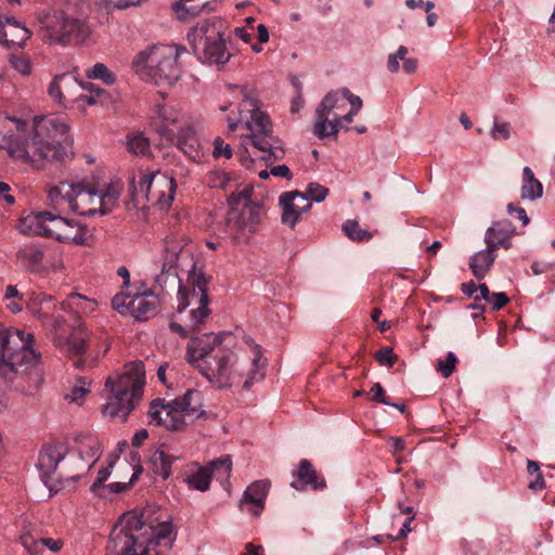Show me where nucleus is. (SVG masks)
Segmentation results:
<instances>
[{"instance_id": "nucleus-1", "label": "nucleus", "mask_w": 555, "mask_h": 555, "mask_svg": "<svg viewBox=\"0 0 555 555\" xmlns=\"http://www.w3.org/2000/svg\"><path fill=\"white\" fill-rule=\"evenodd\" d=\"M236 336L231 332L202 334L191 338L186 360L216 388H231L244 376V369L234 348Z\"/></svg>"}, {"instance_id": "nucleus-2", "label": "nucleus", "mask_w": 555, "mask_h": 555, "mask_svg": "<svg viewBox=\"0 0 555 555\" xmlns=\"http://www.w3.org/2000/svg\"><path fill=\"white\" fill-rule=\"evenodd\" d=\"M33 336L21 330H5L0 356V377L16 389H38L43 383L41 354L31 348Z\"/></svg>"}, {"instance_id": "nucleus-3", "label": "nucleus", "mask_w": 555, "mask_h": 555, "mask_svg": "<svg viewBox=\"0 0 555 555\" xmlns=\"http://www.w3.org/2000/svg\"><path fill=\"white\" fill-rule=\"evenodd\" d=\"M68 126L60 118L36 116L27 122L22 132V145H15L16 158L30 163L38 168L44 162L63 160L68 151Z\"/></svg>"}, {"instance_id": "nucleus-4", "label": "nucleus", "mask_w": 555, "mask_h": 555, "mask_svg": "<svg viewBox=\"0 0 555 555\" xmlns=\"http://www.w3.org/2000/svg\"><path fill=\"white\" fill-rule=\"evenodd\" d=\"M186 48L178 44H153L132 61L137 75L156 86H172L180 77L178 60Z\"/></svg>"}, {"instance_id": "nucleus-5", "label": "nucleus", "mask_w": 555, "mask_h": 555, "mask_svg": "<svg viewBox=\"0 0 555 555\" xmlns=\"http://www.w3.org/2000/svg\"><path fill=\"white\" fill-rule=\"evenodd\" d=\"M196 403L201 405V393L194 389H188L182 397L170 401L156 398L150 403V425L164 426L170 431H183L195 420L207 416V412Z\"/></svg>"}, {"instance_id": "nucleus-6", "label": "nucleus", "mask_w": 555, "mask_h": 555, "mask_svg": "<svg viewBox=\"0 0 555 555\" xmlns=\"http://www.w3.org/2000/svg\"><path fill=\"white\" fill-rule=\"evenodd\" d=\"M144 385L145 369L142 361L132 362L129 371L118 376L117 379L108 377L105 387L109 389L112 396L104 406V413L126 421L140 402Z\"/></svg>"}, {"instance_id": "nucleus-7", "label": "nucleus", "mask_w": 555, "mask_h": 555, "mask_svg": "<svg viewBox=\"0 0 555 555\" xmlns=\"http://www.w3.org/2000/svg\"><path fill=\"white\" fill-rule=\"evenodd\" d=\"M188 41L202 64L222 68L231 57L224 39L222 22L219 18L198 23L188 33Z\"/></svg>"}, {"instance_id": "nucleus-8", "label": "nucleus", "mask_w": 555, "mask_h": 555, "mask_svg": "<svg viewBox=\"0 0 555 555\" xmlns=\"http://www.w3.org/2000/svg\"><path fill=\"white\" fill-rule=\"evenodd\" d=\"M39 35L44 41L62 46L79 44L90 35L85 20L70 17L64 11L51 10L38 16Z\"/></svg>"}, {"instance_id": "nucleus-9", "label": "nucleus", "mask_w": 555, "mask_h": 555, "mask_svg": "<svg viewBox=\"0 0 555 555\" xmlns=\"http://www.w3.org/2000/svg\"><path fill=\"white\" fill-rule=\"evenodd\" d=\"M22 223L37 235L52 237L57 241V232L65 228H74L75 220L61 217L52 211H34L22 219Z\"/></svg>"}, {"instance_id": "nucleus-10", "label": "nucleus", "mask_w": 555, "mask_h": 555, "mask_svg": "<svg viewBox=\"0 0 555 555\" xmlns=\"http://www.w3.org/2000/svg\"><path fill=\"white\" fill-rule=\"evenodd\" d=\"M210 278L199 270H195V263L189 272L188 282L192 289V297H198V307L191 310L192 320L195 324H202L204 320L209 315L210 310L208 309L209 296H208V283Z\"/></svg>"}, {"instance_id": "nucleus-11", "label": "nucleus", "mask_w": 555, "mask_h": 555, "mask_svg": "<svg viewBox=\"0 0 555 555\" xmlns=\"http://www.w3.org/2000/svg\"><path fill=\"white\" fill-rule=\"evenodd\" d=\"M243 105L250 113V119L246 120V127L250 131L253 145L257 144L258 140L272 138V122L270 117L259 109L258 100L245 94Z\"/></svg>"}, {"instance_id": "nucleus-12", "label": "nucleus", "mask_w": 555, "mask_h": 555, "mask_svg": "<svg viewBox=\"0 0 555 555\" xmlns=\"http://www.w3.org/2000/svg\"><path fill=\"white\" fill-rule=\"evenodd\" d=\"M292 476L295 480L291 482V487L297 491H323L327 486L324 476L307 459L299 461L297 469L292 472Z\"/></svg>"}, {"instance_id": "nucleus-13", "label": "nucleus", "mask_w": 555, "mask_h": 555, "mask_svg": "<svg viewBox=\"0 0 555 555\" xmlns=\"http://www.w3.org/2000/svg\"><path fill=\"white\" fill-rule=\"evenodd\" d=\"M263 216V205L255 202L242 207L234 214H227L225 223L237 231L254 232Z\"/></svg>"}, {"instance_id": "nucleus-14", "label": "nucleus", "mask_w": 555, "mask_h": 555, "mask_svg": "<svg viewBox=\"0 0 555 555\" xmlns=\"http://www.w3.org/2000/svg\"><path fill=\"white\" fill-rule=\"evenodd\" d=\"M270 489V481L267 479L251 482L243 493L238 507L256 517L262 513Z\"/></svg>"}, {"instance_id": "nucleus-15", "label": "nucleus", "mask_w": 555, "mask_h": 555, "mask_svg": "<svg viewBox=\"0 0 555 555\" xmlns=\"http://www.w3.org/2000/svg\"><path fill=\"white\" fill-rule=\"evenodd\" d=\"M143 542L138 534L126 533L114 527L108 538L106 555H139Z\"/></svg>"}, {"instance_id": "nucleus-16", "label": "nucleus", "mask_w": 555, "mask_h": 555, "mask_svg": "<svg viewBox=\"0 0 555 555\" xmlns=\"http://www.w3.org/2000/svg\"><path fill=\"white\" fill-rule=\"evenodd\" d=\"M129 306V314L137 321H147L157 314L159 300L152 289L144 288L130 298Z\"/></svg>"}, {"instance_id": "nucleus-17", "label": "nucleus", "mask_w": 555, "mask_h": 555, "mask_svg": "<svg viewBox=\"0 0 555 555\" xmlns=\"http://www.w3.org/2000/svg\"><path fill=\"white\" fill-rule=\"evenodd\" d=\"M297 197L308 202V197L301 195V192L299 191L284 192L279 197V204L282 207L281 221L283 224L288 225L291 229H294L300 216L306 214L311 208L310 203H307L302 207L297 206L294 203L295 198Z\"/></svg>"}, {"instance_id": "nucleus-18", "label": "nucleus", "mask_w": 555, "mask_h": 555, "mask_svg": "<svg viewBox=\"0 0 555 555\" xmlns=\"http://www.w3.org/2000/svg\"><path fill=\"white\" fill-rule=\"evenodd\" d=\"M152 126L162 140H175V132L183 125L180 122L179 114L168 106H157L156 116Z\"/></svg>"}, {"instance_id": "nucleus-19", "label": "nucleus", "mask_w": 555, "mask_h": 555, "mask_svg": "<svg viewBox=\"0 0 555 555\" xmlns=\"http://www.w3.org/2000/svg\"><path fill=\"white\" fill-rule=\"evenodd\" d=\"M89 339V331L85 323L78 321L77 325L73 327L69 336L66 339L65 347L66 351L70 357H76L74 365L77 369H81L85 365L82 356L86 353Z\"/></svg>"}, {"instance_id": "nucleus-20", "label": "nucleus", "mask_w": 555, "mask_h": 555, "mask_svg": "<svg viewBox=\"0 0 555 555\" xmlns=\"http://www.w3.org/2000/svg\"><path fill=\"white\" fill-rule=\"evenodd\" d=\"M182 151L190 159H197L201 156V143L193 126L183 124L182 127L175 132V140H168Z\"/></svg>"}, {"instance_id": "nucleus-21", "label": "nucleus", "mask_w": 555, "mask_h": 555, "mask_svg": "<svg viewBox=\"0 0 555 555\" xmlns=\"http://www.w3.org/2000/svg\"><path fill=\"white\" fill-rule=\"evenodd\" d=\"M66 451H62L59 447L48 444L41 450L37 463V467L41 473V479L44 485L55 474L59 463L65 457Z\"/></svg>"}, {"instance_id": "nucleus-22", "label": "nucleus", "mask_w": 555, "mask_h": 555, "mask_svg": "<svg viewBox=\"0 0 555 555\" xmlns=\"http://www.w3.org/2000/svg\"><path fill=\"white\" fill-rule=\"evenodd\" d=\"M339 100L338 91H330L319 103L315 113H314V126H313V134L319 139H325V124L328 121V114L332 109L337 106V102Z\"/></svg>"}, {"instance_id": "nucleus-23", "label": "nucleus", "mask_w": 555, "mask_h": 555, "mask_svg": "<svg viewBox=\"0 0 555 555\" xmlns=\"http://www.w3.org/2000/svg\"><path fill=\"white\" fill-rule=\"evenodd\" d=\"M496 250L498 249L495 247L487 245L485 249L474 254L470 257L469 268L477 280L480 281L486 278L488 271L491 269L495 261Z\"/></svg>"}, {"instance_id": "nucleus-24", "label": "nucleus", "mask_w": 555, "mask_h": 555, "mask_svg": "<svg viewBox=\"0 0 555 555\" xmlns=\"http://www.w3.org/2000/svg\"><path fill=\"white\" fill-rule=\"evenodd\" d=\"M21 266L30 273L39 274L44 271V251L37 246H26L16 253Z\"/></svg>"}, {"instance_id": "nucleus-25", "label": "nucleus", "mask_w": 555, "mask_h": 555, "mask_svg": "<svg viewBox=\"0 0 555 555\" xmlns=\"http://www.w3.org/2000/svg\"><path fill=\"white\" fill-rule=\"evenodd\" d=\"M515 233L516 229L509 220L504 219L494 221L486 231L485 243L486 245L493 246L498 249L500 247V243H503L506 238H512Z\"/></svg>"}, {"instance_id": "nucleus-26", "label": "nucleus", "mask_w": 555, "mask_h": 555, "mask_svg": "<svg viewBox=\"0 0 555 555\" xmlns=\"http://www.w3.org/2000/svg\"><path fill=\"white\" fill-rule=\"evenodd\" d=\"M218 0H198V3L184 5V2H173L172 10L180 21L199 15L202 12H212L216 10Z\"/></svg>"}, {"instance_id": "nucleus-27", "label": "nucleus", "mask_w": 555, "mask_h": 555, "mask_svg": "<svg viewBox=\"0 0 555 555\" xmlns=\"http://www.w3.org/2000/svg\"><path fill=\"white\" fill-rule=\"evenodd\" d=\"M408 48L400 46L396 53H390L387 59V69L391 74H396L400 69L399 61H402V69L405 74H414L418 66V61L414 57H406Z\"/></svg>"}, {"instance_id": "nucleus-28", "label": "nucleus", "mask_w": 555, "mask_h": 555, "mask_svg": "<svg viewBox=\"0 0 555 555\" xmlns=\"http://www.w3.org/2000/svg\"><path fill=\"white\" fill-rule=\"evenodd\" d=\"M179 460L178 456L169 454L163 448L157 449L150 457V464L154 475L164 480L171 476L172 464Z\"/></svg>"}, {"instance_id": "nucleus-29", "label": "nucleus", "mask_w": 555, "mask_h": 555, "mask_svg": "<svg viewBox=\"0 0 555 555\" xmlns=\"http://www.w3.org/2000/svg\"><path fill=\"white\" fill-rule=\"evenodd\" d=\"M254 146L264 153L261 156V159L267 165H270L278 160H282L285 156V151L281 145L280 139L274 135L266 140H258L257 144H255Z\"/></svg>"}, {"instance_id": "nucleus-30", "label": "nucleus", "mask_w": 555, "mask_h": 555, "mask_svg": "<svg viewBox=\"0 0 555 555\" xmlns=\"http://www.w3.org/2000/svg\"><path fill=\"white\" fill-rule=\"evenodd\" d=\"M543 195V185L534 177L533 171L530 167L526 166L522 169V185H521V198L535 201Z\"/></svg>"}, {"instance_id": "nucleus-31", "label": "nucleus", "mask_w": 555, "mask_h": 555, "mask_svg": "<svg viewBox=\"0 0 555 555\" xmlns=\"http://www.w3.org/2000/svg\"><path fill=\"white\" fill-rule=\"evenodd\" d=\"M179 260V253L176 248L166 247L164 250V259L162 266V273L155 278V282L163 287L167 279L171 275L173 279L178 278L177 264Z\"/></svg>"}, {"instance_id": "nucleus-32", "label": "nucleus", "mask_w": 555, "mask_h": 555, "mask_svg": "<svg viewBox=\"0 0 555 555\" xmlns=\"http://www.w3.org/2000/svg\"><path fill=\"white\" fill-rule=\"evenodd\" d=\"M9 119L15 124L17 133L8 135L0 131V149H5L11 156L16 157L13 150L15 145H22V132L26 131L27 121L17 117H10Z\"/></svg>"}, {"instance_id": "nucleus-33", "label": "nucleus", "mask_w": 555, "mask_h": 555, "mask_svg": "<svg viewBox=\"0 0 555 555\" xmlns=\"http://www.w3.org/2000/svg\"><path fill=\"white\" fill-rule=\"evenodd\" d=\"M254 193V189L250 185H246L243 190L231 193L228 198L229 211L228 214H234L242 209L246 205L253 204L250 197Z\"/></svg>"}, {"instance_id": "nucleus-34", "label": "nucleus", "mask_w": 555, "mask_h": 555, "mask_svg": "<svg viewBox=\"0 0 555 555\" xmlns=\"http://www.w3.org/2000/svg\"><path fill=\"white\" fill-rule=\"evenodd\" d=\"M211 478L210 472L206 467H202L197 472L189 475L185 478V482L190 489L205 492L210 487Z\"/></svg>"}, {"instance_id": "nucleus-35", "label": "nucleus", "mask_w": 555, "mask_h": 555, "mask_svg": "<svg viewBox=\"0 0 555 555\" xmlns=\"http://www.w3.org/2000/svg\"><path fill=\"white\" fill-rule=\"evenodd\" d=\"M143 516V513L141 515L134 513L124 514L115 527H118L119 530L126 531V533L137 534V532H140L145 525Z\"/></svg>"}, {"instance_id": "nucleus-36", "label": "nucleus", "mask_w": 555, "mask_h": 555, "mask_svg": "<svg viewBox=\"0 0 555 555\" xmlns=\"http://www.w3.org/2000/svg\"><path fill=\"white\" fill-rule=\"evenodd\" d=\"M163 179L164 182L168 185V194H165L164 192H159L157 195L152 194L151 202L157 205L160 209H167L171 206L175 199L177 183L173 177L168 178L164 175Z\"/></svg>"}, {"instance_id": "nucleus-37", "label": "nucleus", "mask_w": 555, "mask_h": 555, "mask_svg": "<svg viewBox=\"0 0 555 555\" xmlns=\"http://www.w3.org/2000/svg\"><path fill=\"white\" fill-rule=\"evenodd\" d=\"M128 151L138 156H145L150 153V140L143 133L138 132L127 137Z\"/></svg>"}, {"instance_id": "nucleus-38", "label": "nucleus", "mask_w": 555, "mask_h": 555, "mask_svg": "<svg viewBox=\"0 0 555 555\" xmlns=\"http://www.w3.org/2000/svg\"><path fill=\"white\" fill-rule=\"evenodd\" d=\"M343 231L349 240L354 242H366L372 238V234L367 230L360 228L357 220L344 222Z\"/></svg>"}, {"instance_id": "nucleus-39", "label": "nucleus", "mask_w": 555, "mask_h": 555, "mask_svg": "<svg viewBox=\"0 0 555 555\" xmlns=\"http://www.w3.org/2000/svg\"><path fill=\"white\" fill-rule=\"evenodd\" d=\"M86 76L89 79H99L108 86L114 85L117 80L116 75L103 63L94 64L86 72Z\"/></svg>"}, {"instance_id": "nucleus-40", "label": "nucleus", "mask_w": 555, "mask_h": 555, "mask_svg": "<svg viewBox=\"0 0 555 555\" xmlns=\"http://www.w3.org/2000/svg\"><path fill=\"white\" fill-rule=\"evenodd\" d=\"M211 476L217 474L219 478L229 479L231 470H232V460L230 455H223L218 457L211 462H209L206 467Z\"/></svg>"}, {"instance_id": "nucleus-41", "label": "nucleus", "mask_w": 555, "mask_h": 555, "mask_svg": "<svg viewBox=\"0 0 555 555\" xmlns=\"http://www.w3.org/2000/svg\"><path fill=\"white\" fill-rule=\"evenodd\" d=\"M177 532L173 530V525L170 520H165L158 524L153 530V535L147 541H157V544L162 545V542H170L172 539L176 540Z\"/></svg>"}, {"instance_id": "nucleus-42", "label": "nucleus", "mask_w": 555, "mask_h": 555, "mask_svg": "<svg viewBox=\"0 0 555 555\" xmlns=\"http://www.w3.org/2000/svg\"><path fill=\"white\" fill-rule=\"evenodd\" d=\"M74 225L77 227L74 234L57 232V241L61 243H74L77 245H87V243H88L87 227L80 224L77 221H75Z\"/></svg>"}, {"instance_id": "nucleus-43", "label": "nucleus", "mask_w": 555, "mask_h": 555, "mask_svg": "<svg viewBox=\"0 0 555 555\" xmlns=\"http://www.w3.org/2000/svg\"><path fill=\"white\" fill-rule=\"evenodd\" d=\"M172 544L173 539L170 542H165L164 548L158 550L160 544H157V541H144L139 555H169Z\"/></svg>"}, {"instance_id": "nucleus-44", "label": "nucleus", "mask_w": 555, "mask_h": 555, "mask_svg": "<svg viewBox=\"0 0 555 555\" xmlns=\"http://www.w3.org/2000/svg\"><path fill=\"white\" fill-rule=\"evenodd\" d=\"M328 194V189L317 183V182H310L307 185V189L305 192H301V195L305 197H308V201L311 199L315 203L323 202Z\"/></svg>"}, {"instance_id": "nucleus-45", "label": "nucleus", "mask_w": 555, "mask_h": 555, "mask_svg": "<svg viewBox=\"0 0 555 555\" xmlns=\"http://www.w3.org/2000/svg\"><path fill=\"white\" fill-rule=\"evenodd\" d=\"M70 308H75L81 312H91L94 310L96 302L94 300H90L87 297L73 293L68 297Z\"/></svg>"}, {"instance_id": "nucleus-46", "label": "nucleus", "mask_w": 555, "mask_h": 555, "mask_svg": "<svg viewBox=\"0 0 555 555\" xmlns=\"http://www.w3.org/2000/svg\"><path fill=\"white\" fill-rule=\"evenodd\" d=\"M159 173V171H146L142 173L139 180V188L142 193V196L145 198L146 202L152 201V184L155 179V177Z\"/></svg>"}, {"instance_id": "nucleus-47", "label": "nucleus", "mask_w": 555, "mask_h": 555, "mask_svg": "<svg viewBox=\"0 0 555 555\" xmlns=\"http://www.w3.org/2000/svg\"><path fill=\"white\" fill-rule=\"evenodd\" d=\"M491 138L495 141L508 140L511 137V124L507 121H499L498 117H494L493 127L491 129Z\"/></svg>"}, {"instance_id": "nucleus-48", "label": "nucleus", "mask_w": 555, "mask_h": 555, "mask_svg": "<svg viewBox=\"0 0 555 555\" xmlns=\"http://www.w3.org/2000/svg\"><path fill=\"white\" fill-rule=\"evenodd\" d=\"M114 466V462H108V465L106 467H102L99 472H98V476L94 480V482L91 485L90 487V490L98 494V495H102L100 493V490L101 489H105V481L108 479L109 475H111V469L112 467Z\"/></svg>"}, {"instance_id": "nucleus-49", "label": "nucleus", "mask_w": 555, "mask_h": 555, "mask_svg": "<svg viewBox=\"0 0 555 555\" xmlns=\"http://www.w3.org/2000/svg\"><path fill=\"white\" fill-rule=\"evenodd\" d=\"M457 362L456 356L449 351L444 360H441L437 364V371L443 376L449 377L455 371V364Z\"/></svg>"}, {"instance_id": "nucleus-50", "label": "nucleus", "mask_w": 555, "mask_h": 555, "mask_svg": "<svg viewBox=\"0 0 555 555\" xmlns=\"http://www.w3.org/2000/svg\"><path fill=\"white\" fill-rule=\"evenodd\" d=\"M142 472H143V467H142V465H139L134 469L129 482H112V483L107 485L105 488L109 489V491L113 493L125 492L140 478V475L142 474Z\"/></svg>"}, {"instance_id": "nucleus-51", "label": "nucleus", "mask_w": 555, "mask_h": 555, "mask_svg": "<svg viewBox=\"0 0 555 555\" xmlns=\"http://www.w3.org/2000/svg\"><path fill=\"white\" fill-rule=\"evenodd\" d=\"M374 358L379 365H385L388 367H392L398 359V357L393 353V349L388 346L376 351Z\"/></svg>"}, {"instance_id": "nucleus-52", "label": "nucleus", "mask_w": 555, "mask_h": 555, "mask_svg": "<svg viewBox=\"0 0 555 555\" xmlns=\"http://www.w3.org/2000/svg\"><path fill=\"white\" fill-rule=\"evenodd\" d=\"M179 289H178V306L177 311L181 313L184 311L190 305H191V298L194 299L195 297H192V292L190 288L182 284L181 280L179 279Z\"/></svg>"}, {"instance_id": "nucleus-53", "label": "nucleus", "mask_w": 555, "mask_h": 555, "mask_svg": "<svg viewBox=\"0 0 555 555\" xmlns=\"http://www.w3.org/2000/svg\"><path fill=\"white\" fill-rule=\"evenodd\" d=\"M21 542L30 555H38L42 552L41 538L36 539L30 533L21 535Z\"/></svg>"}, {"instance_id": "nucleus-54", "label": "nucleus", "mask_w": 555, "mask_h": 555, "mask_svg": "<svg viewBox=\"0 0 555 555\" xmlns=\"http://www.w3.org/2000/svg\"><path fill=\"white\" fill-rule=\"evenodd\" d=\"M258 358H254L250 364V367L247 371V377L243 383L244 389H249L255 380H259L263 378V374L258 372Z\"/></svg>"}, {"instance_id": "nucleus-55", "label": "nucleus", "mask_w": 555, "mask_h": 555, "mask_svg": "<svg viewBox=\"0 0 555 555\" xmlns=\"http://www.w3.org/2000/svg\"><path fill=\"white\" fill-rule=\"evenodd\" d=\"M212 155L215 158H219V157L223 156L229 159L232 157L233 152H232L230 144L224 143L222 138L217 137L214 140Z\"/></svg>"}, {"instance_id": "nucleus-56", "label": "nucleus", "mask_w": 555, "mask_h": 555, "mask_svg": "<svg viewBox=\"0 0 555 555\" xmlns=\"http://www.w3.org/2000/svg\"><path fill=\"white\" fill-rule=\"evenodd\" d=\"M130 298H131L130 296H125L124 294H117L112 299V307L122 315L129 314L130 313V309H129Z\"/></svg>"}, {"instance_id": "nucleus-57", "label": "nucleus", "mask_w": 555, "mask_h": 555, "mask_svg": "<svg viewBox=\"0 0 555 555\" xmlns=\"http://www.w3.org/2000/svg\"><path fill=\"white\" fill-rule=\"evenodd\" d=\"M70 76L68 74H61V75H57L54 77V79L51 81L50 86H49V89H48V93L50 94V96H52L53 99L57 100V101H61L62 99V91H61V82L65 79H69Z\"/></svg>"}, {"instance_id": "nucleus-58", "label": "nucleus", "mask_w": 555, "mask_h": 555, "mask_svg": "<svg viewBox=\"0 0 555 555\" xmlns=\"http://www.w3.org/2000/svg\"><path fill=\"white\" fill-rule=\"evenodd\" d=\"M9 61L20 74L28 75L30 73V63L26 57L12 54Z\"/></svg>"}, {"instance_id": "nucleus-59", "label": "nucleus", "mask_w": 555, "mask_h": 555, "mask_svg": "<svg viewBox=\"0 0 555 555\" xmlns=\"http://www.w3.org/2000/svg\"><path fill=\"white\" fill-rule=\"evenodd\" d=\"M78 383L80 384L79 386H75L70 393L66 396V398L72 401V402H78L79 400L83 399L85 396L89 392V389H87L85 387V385L87 384V380L85 377H79L78 378Z\"/></svg>"}, {"instance_id": "nucleus-60", "label": "nucleus", "mask_w": 555, "mask_h": 555, "mask_svg": "<svg viewBox=\"0 0 555 555\" xmlns=\"http://www.w3.org/2000/svg\"><path fill=\"white\" fill-rule=\"evenodd\" d=\"M230 181L229 173L224 171H215L209 178V184L211 188L225 189Z\"/></svg>"}, {"instance_id": "nucleus-61", "label": "nucleus", "mask_w": 555, "mask_h": 555, "mask_svg": "<svg viewBox=\"0 0 555 555\" xmlns=\"http://www.w3.org/2000/svg\"><path fill=\"white\" fill-rule=\"evenodd\" d=\"M193 324H194V326L192 327L191 332L188 331L185 327H183L181 324H179L177 322H170L169 328L171 332L178 334L181 338L190 337V339H191L192 337L198 336L196 334L197 328L195 326H198L199 324H195L194 321H193Z\"/></svg>"}, {"instance_id": "nucleus-62", "label": "nucleus", "mask_w": 555, "mask_h": 555, "mask_svg": "<svg viewBox=\"0 0 555 555\" xmlns=\"http://www.w3.org/2000/svg\"><path fill=\"white\" fill-rule=\"evenodd\" d=\"M487 301L492 306V310L498 311L509 302V297L505 293H491Z\"/></svg>"}, {"instance_id": "nucleus-63", "label": "nucleus", "mask_w": 555, "mask_h": 555, "mask_svg": "<svg viewBox=\"0 0 555 555\" xmlns=\"http://www.w3.org/2000/svg\"><path fill=\"white\" fill-rule=\"evenodd\" d=\"M63 201L67 202L72 209H76V198L79 196L72 184L63 182Z\"/></svg>"}, {"instance_id": "nucleus-64", "label": "nucleus", "mask_w": 555, "mask_h": 555, "mask_svg": "<svg viewBox=\"0 0 555 555\" xmlns=\"http://www.w3.org/2000/svg\"><path fill=\"white\" fill-rule=\"evenodd\" d=\"M507 214L509 216L516 217L518 220L521 221L522 225H527L530 222L529 217L527 216V212L524 208L518 207L514 205L513 203H509L506 207Z\"/></svg>"}]
</instances>
